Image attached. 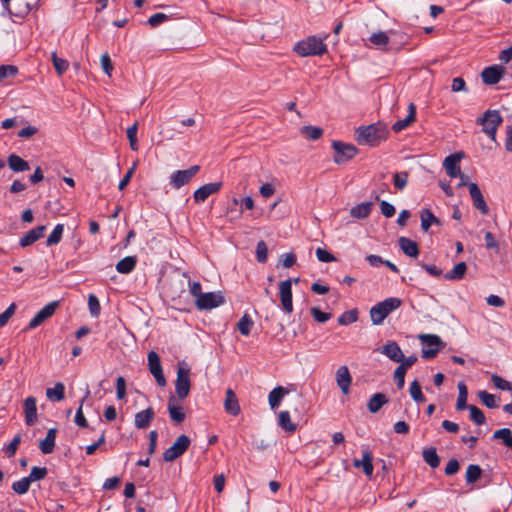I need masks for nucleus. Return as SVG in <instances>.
<instances>
[{
	"label": "nucleus",
	"instance_id": "a18cd8bd",
	"mask_svg": "<svg viewBox=\"0 0 512 512\" xmlns=\"http://www.w3.org/2000/svg\"><path fill=\"white\" fill-rule=\"evenodd\" d=\"M253 321L248 314H244L237 323L239 332L243 336H248L251 332Z\"/></svg>",
	"mask_w": 512,
	"mask_h": 512
},
{
	"label": "nucleus",
	"instance_id": "9b49d317",
	"mask_svg": "<svg viewBox=\"0 0 512 512\" xmlns=\"http://www.w3.org/2000/svg\"><path fill=\"white\" fill-rule=\"evenodd\" d=\"M279 297H280L282 310L286 314H291L293 312L292 279L291 278L280 282Z\"/></svg>",
	"mask_w": 512,
	"mask_h": 512
},
{
	"label": "nucleus",
	"instance_id": "cd10ccee",
	"mask_svg": "<svg viewBox=\"0 0 512 512\" xmlns=\"http://www.w3.org/2000/svg\"><path fill=\"white\" fill-rule=\"evenodd\" d=\"M398 244L405 255L412 258H416L419 255V247L415 241L407 237H400Z\"/></svg>",
	"mask_w": 512,
	"mask_h": 512
},
{
	"label": "nucleus",
	"instance_id": "393cba45",
	"mask_svg": "<svg viewBox=\"0 0 512 512\" xmlns=\"http://www.w3.org/2000/svg\"><path fill=\"white\" fill-rule=\"evenodd\" d=\"M373 455L370 450H365L362 453V459H355L353 461V466L355 468L362 467L363 472L366 476L370 477L373 474Z\"/></svg>",
	"mask_w": 512,
	"mask_h": 512
},
{
	"label": "nucleus",
	"instance_id": "6ab92c4d",
	"mask_svg": "<svg viewBox=\"0 0 512 512\" xmlns=\"http://www.w3.org/2000/svg\"><path fill=\"white\" fill-rule=\"evenodd\" d=\"M224 410L231 416H238L241 412L238 398L231 388H228L225 393Z\"/></svg>",
	"mask_w": 512,
	"mask_h": 512
},
{
	"label": "nucleus",
	"instance_id": "dca6fc26",
	"mask_svg": "<svg viewBox=\"0 0 512 512\" xmlns=\"http://www.w3.org/2000/svg\"><path fill=\"white\" fill-rule=\"evenodd\" d=\"M222 187L221 182H211L199 187L193 194L197 203L204 202L210 195L217 193Z\"/></svg>",
	"mask_w": 512,
	"mask_h": 512
},
{
	"label": "nucleus",
	"instance_id": "f8f14e48",
	"mask_svg": "<svg viewBox=\"0 0 512 512\" xmlns=\"http://www.w3.org/2000/svg\"><path fill=\"white\" fill-rule=\"evenodd\" d=\"M148 366L149 371L155 378L157 384L160 387H164L166 385V379L163 374L160 357L155 351H150L148 353Z\"/></svg>",
	"mask_w": 512,
	"mask_h": 512
},
{
	"label": "nucleus",
	"instance_id": "b1692460",
	"mask_svg": "<svg viewBox=\"0 0 512 512\" xmlns=\"http://www.w3.org/2000/svg\"><path fill=\"white\" fill-rule=\"evenodd\" d=\"M40 0H18L14 16L23 19L33 9H37Z\"/></svg>",
	"mask_w": 512,
	"mask_h": 512
},
{
	"label": "nucleus",
	"instance_id": "c85d7f7f",
	"mask_svg": "<svg viewBox=\"0 0 512 512\" xmlns=\"http://www.w3.org/2000/svg\"><path fill=\"white\" fill-rule=\"evenodd\" d=\"M57 429L51 428L48 430L46 437L40 441L39 449L43 454H50L54 451Z\"/></svg>",
	"mask_w": 512,
	"mask_h": 512
},
{
	"label": "nucleus",
	"instance_id": "2f4dec72",
	"mask_svg": "<svg viewBox=\"0 0 512 512\" xmlns=\"http://www.w3.org/2000/svg\"><path fill=\"white\" fill-rule=\"evenodd\" d=\"M7 163L9 168L14 172H23L30 169L28 162L16 154L9 155Z\"/></svg>",
	"mask_w": 512,
	"mask_h": 512
},
{
	"label": "nucleus",
	"instance_id": "f257e3e1",
	"mask_svg": "<svg viewBox=\"0 0 512 512\" xmlns=\"http://www.w3.org/2000/svg\"><path fill=\"white\" fill-rule=\"evenodd\" d=\"M355 133L358 144L369 146H377L389 134L387 128L380 123L359 127Z\"/></svg>",
	"mask_w": 512,
	"mask_h": 512
},
{
	"label": "nucleus",
	"instance_id": "423d86ee",
	"mask_svg": "<svg viewBox=\"0 0 512 512\" xmlns=\"http://www.w3.org/2000/svg\"><path fill=\"white\" fill-rule=\"evenodd\" d=\"M332 148L335 152L333 160L338 165L347 163L353 159L358 152L356 146L337 140L332 142Z\"/></svg>",
	"mask_w": 512,
	"mask_h": 512
},
{
	"label": "nucleus",
	"instance_id": "79ce46f5",
	"mask_svg": "<svg viewBox=\"0 0 512 512\" xmlns=\"http://www.w3.org/2000/svg\"><path fill=\"white\" fill-rule=\"evenodd\" d=\"M492 438L501 440L504 446L512 448V431L509 428L496 430Z\"/></svg>",
	"mask_w": 512,
	"mask_h": 512
},
{
	"label": "nucleus",
	"instance_id": "37998d69",
	"mask_svg": "<svg viewBox=\"0 0 512 512\" xmlns=\"http://www.w3.org/2000/svg\"><path fill=\"white\" fill-rule=\"evenodd\" d=\"M482 475V469L477 464H470L467 467L465 480L467 484H474Z\"/></svg>",
	"mask_w": 512,
	"mask_h": 512
},
{
	"label": "nucleus",
	"instance_id": "8fccbe9b",
	"mask_svg": "<svg viewBox=\"0 0 512 512\" xmlns=\"http://www.w3.org/2000/svg\"><path fill=\"white\" fill-rule=\"evenodd\" d=\"M51 58H52L53 66H54L57 74L59 76L63 75L69 67L68 61L65 59L59 58L55 52L52 53Z\"/></svg>",
	"mask_w": 512,
	"mask_h": 512
},
{
	"label": "nucleus",
	"instance_id": "9d476101",
	"mask_svg": "<svg viewBox=\"0 0 512 512\" xmlns=\"http://www.w3.org/2000/svg\"><path fill=\"white\" fill-rule=\"evenodd\" d=\"M199 171V165H193L185 170H177L171 174L169 184L174 189H179L188 184Z\"/></svg>",
	"mask_w": 512,
	"mask_h": 512
},
{
	"label": "nucleus",
	"instance_id": "f03ea898",
	"mask_svg": "<svg viewBox=\"0 0 512 512\" xmlns=\"http://www.w3.org/2000/svg\"><path fill=\"white\" fill-rule=\"evenodd\" d=\"M402 300L397 297H389L371 307L369 314L373 325H381L386 317L398 309Z\"/></svg>",
	"mask_w": 512,
	"mask_h": 512
},
{
	"label": "nucleus",
	"instance_id": "4be33fe9",
	"mask_svg": "<svg viewBox=\"0 0 512 512\" xmlns=\"http://www.w3.org/2000/svg\"><path fill=\"white\" fill-rule=\"evenodd\" d=\"M45 230L46 226L44 225H40L31 229L23 237L20 238L19 245L21 247H27L32 245L34 242L43 237Z\"/></svg>",
	"mask_w": 512,
	"mask_h": 512
},
{
	"label": "nucleus",
	"instance_id": "1a4fd4ad",
	"mask_svg": "<svg viewBox=\"0 0 512 512\" xmlns=\"http://www.w3.org/2000/svg\"><path fill=\"white\" fill-rule=\"evenodd\" d=\"M191 441L185 434L180 435L174 444L166 449L163 453V460L166 462H172L183 455L189 448Z\"/></svg>",
	"mask_w": 512,
	"mask_h": 512
},
{
	"label": "nucleus",
	"instance_id": "bf43d9fd",
	"mask_svg": "<svg viewBox=\"0 0 512 512\" xmlns=\"http://www.w3.org/2000/svg\"><path fill=\"white\" fill-rule=\"evenodd\" d=\"M18 73V68L14 65H1L0 66V82L7 78H12Z\"/></svg>",
	"mask_w": 512,
	"mask_h": 512
},
{
	"label": "nucleus",
	"instance_id": "3c124183",
	"mask_svg": "<svg viewBox=\"0 0 512 512\" xmlns=\"http://www.w3.org/2000/svg\"><path fill=\"white\" fill-rule=\"evenodd\" d=\"M478 397L481 402L488 408L493 409L498 407V401L493 394L488 393L487 391H479Z\"/></svg>",
	"mask_w": 512,
	"mask_h": 512
},
{
	"label": "nucleus",
	"instance_id": "7c9ffc66",
	"mask_svg": "<svg viewBox=\"0 0 512 512\" xmlns=\"http://www.w3.org/2000/svg\"><path fill=\"white\" fill-rule=\"evenodd\" d=\"M420 219L421 228L424 232H427L432 224L440 225V220L427 208L421 210Z\"/></svg>",
	"mask_w": 512,
	"mask_h": 512
},
{
	"label": "nucleus",
	"instance_id": "7ed1b4c3",
	"mask_svg": "<svg viewBox=\"0 0 512 512\" xmlns=\"http://www.w3.org/2000/svg\"><path fill=\"white\" fill-rule=\"evenodd\" d=\"M293 50L301 57H308L326 53L327 46L321 38L309 36L304 40L298 41Z\"/></svg>",
	"mask_w": 512,
	"mask_h": 512
},
{
	"label": "nucleus",
	"instance_id": "473e14b6",
	"mask_svg": "<svg viewBox=\"0 0 512 512\" xmlns=\"http://www.w3.org/2000/svg\"><path fill=\"white\" fill-rule=\"evenodd\" d=\"M137 264L136 256H126L116 264L117 272L121 274H129L131 273Z\"/></svg>",
	"mask_w": 512,
	"mask_h": 512
},
{
	"label": "nucleus",
	"instance_id": "a211bd4d",
	"mask_svg": "<svg viewBox=\"0 0 512 512\" xmlns=\"http://www.w3.org/2000/svg\"><path fill=\"white\" fill-rule=\"evenodd\" d=\"M336 382L344 395H348L352 377L347 366H340L336 371Z\"/></svg>",
	"mask_w": 512,
	"mask_h": 512
},
{
	"label": "nucleus",
	"instance_id": "f704fd0d",
	"mask_svg": "<svg viewBox=\"0 0 512 512\" xmlns=\"http://www.w3.org/2000/svg\"><path fill=\"white\" fill-rule=\"evenodd\" d=\"M388 402V398L383 393H375L369 399L367 407L371 413H377L384 404Z\"/></svg>",
	"mask_w": 512,
	"mask_h": 512
},
{
	"label": "nucleus",
	"instance_id": "052dcab7",
	"mask_svg": "<svg viewBox=\"0 0 512 512\" xmlns=\"http://www.w3.org/2000/svg\"><path fill=\"white\" fill-rule=\"evenodd\" d=\"M47 475V468L46 467H38L34 466L31 469L30 474L27 476V478L32 482L41 480L45 478Z\"/></svg>",
	"mask_w": 512,
	"mask_h": 512
},
{
	"label": "nucleus",
	"instance_id": "72a5a7b5",
	"mask_svg": "<svg viewBox=\"0 0 512 512\" xmlns=\"http://www.w3.org/2000/svg\"><path fill=\"white\" fill-rule=\"evenodd\" d=\"M372 210L371 202H363L355 205L350 210V215L356 219H365L367 218Z\"/></svg>",
	"mask_w": 512,
	"mask_h": 512
},
{
	"label": "nucleus",
	"instance_id": "58836bf2",
	"mask_svg": "<svg viewBox=\"0 0 512 512\" xmlns=\"http://www.w3.org/2000/svg\"><path fill=\"white\" fill-rule=\"evenodd\" d=\"M458 398L456 402V410L462 411L467 409L470 405L467 404L468 391L467 387L463 382L458 384Z\"/></svg>",
	"mask_w": 512,
	"mask_h": 512
},
{
	"label": "nucleus",
	"instance_id": "864d4df0",
	"mask_svg": "<svg viewBox=\"0 0 512 512\" xmlns=\"http://www.w3.org/2000/svg\"><path fill=\"white\" fill-rule=\"evenodd\" d=\"M410 395L412 397V399L416 402H424L426 399H425V396L423 395L422 391H421V386H420V383L418 380H414L411 384H410Z\"/></svg>",
	"mask_w": 512,
	"mask_h": 512
},
{
	"label": "nucleus",
	"instance_id": "49530a36",
	"mask_svg": "<svg viewBox=\"0 0 512 512\" xmlns=\"http://www.w3.org/2000/svg\"><path fill=\"white\" fill-rule=\"evenodd\" d=\"M63 232H64V225L63 224H57L54 227L53 231L48 236V238L46 240V244L48 246H52V245L58 244L61 241V239H62Z\"/></svg>",
	"mask_w": 512,
	"mask_h": 512
},
{
	"label": "nucleus",
	"instance_id": "c756f323",
	"mask_svg": "<svg viewBox=\"0 0 512 512\" xmlns=\"http://www.w3.org/2000/svg\"><path fill=\"white\" fill-rule=\"evenodd\" d=\"M286 394H288V390L282 386H277L271 390L268 395V402L271 409H276Z\"/></svg>",
	"mask_w": 512,
	"mask_h": 512
},
{
	"label": "nucleus",
	"instance_id": "20e7f679",
	"mask_svg": "<svg viewBox=\"0 0 512 512\" xmlns=\"http://www.w3.org/2000/svg\"><path fill=\"white\" fill-rule=\"evenodd\" d=\"M503 118L498 110H486L483 115L477 118L476 123L482 125V131L492 140L496 141L498 127L502 124Z\"/></svg>",
	"mask_w": 512,
	"mask_h": 512
},
{
	"label": "nucleus",
	"instance_id": "680f3d73",
	"mask_svg": "<svg viewBox=\"0 0 512 512\" xmlns=\"http://www.w3.org/2000/svg\"><path fill=\"white\" fill-rule=\"evenodd\" d=\"M88 307H89L90 314L93 317H97L100 314L101 307H100V303H99V300L96 295L89 294Z\"/></svg>",
	"mask_w": 512,
	"mask_h": 512
},
{
	"label": "nucleus",
	"instance_id": "338daca9",
	"mask_svg": "<svg viewBox=\"0 0 512 512\" xmlns=\"http://www.w3.org/2000/svg\"><path fill=\"white\" fill-rule=\"evenodd\" d=\"M316 257L320 262L330 263L336 260V258L327 250L323 248L316 249Z\"/></svg>",
	"mask_w": 512,
	"mask_h": 512
},
{
	"label": "nucleus",
	"instance_id": "c9c22d12",
	"mask_svg": "<svg viewBox=\"0 0 512 512\" xmlns=\"http://www.w3.org/2000/svg\"><path fill=\"white\" fill-rule=\"evenodd\" d=\"M46 396L50 400L62 401L65 397V386L61 382H57L53 388L46 390Z\"/></svg>",
	"mask_w": 512,
	"mask_h": 512
},
{
	"label": "nucleus",
	"instance_id": "f3484780",
	"mask_svg": "<svg viewBox=\"0 0 512 512\" xmlns=\"http://www.w3.org/2000/svg\"><path fill=\"white\" fill-rule=\"evenodd\" d=\"M462 158L461 153H454L449 156H447L443 162V166L446 170V173L451 178H456L458 175H461V170L459 166V162Z\"/></svg>",
	"mask_w": 512,
	"mask_h": 512
},
{
	"label": "nucleus",
	"instance_id": "e433bc0d",
	"mask_svg": "<svg viewBox=\"0 0 512 512\" xmlns=\"http://www.w3.org/2000/svg\"><path fill=\"white\" fill-rule=\"evenodd\" d=\"M467 271V265L465 262L457 263L454 268L444 275L445 279L448 280H461L464 278Z\"/></svg>",
	"mask_w": 512,
	"mask_h": 512
},
{
	"label": "nucleus",
	"instance_id": "4d7b16f0",
	"mask_svg": "<svg viewBox=\"0 0 512 512\" xmlns=\"http://www.w3.org/2000/svg\"><path fill=\"white\" fill-rule=\"evenodd\" d=\"M408 182V173L406 171L397 172L393 176V184L398 190H403Z\"/></svg>",
	"mask_w": 512,
	"mask_h": 512
},
{
	"label": "nucleus",
	"instance_id": "2eb2a0df",
	"mask_svg": "<svg viewBox=\"0 0 512 512\" xmlns=\"http://www.w3.org/2000/svg\"><path fill=\"white\" fill-rule=\"evenodd\" d=\"M469 193L473 202V206L479 210L483 215L488 214L489 207L482 195L479 186L476 183L469 184Z\"/></svg>",
	"mask_w": 512,
	"mask_h": 512
},
{
	"label": "nucleus",
	"instance_id": "ddd939ff",
	"mask_svg": "<svg viewBox=\"0 0 512 512\" xmlns=\"http://www.w3.org/2000/svg\"><path fill=\"white\" fill-rule=\"evenodd\" d=\"M58 306H59V302L58 301H52V302L46 304L30 320V322L28 324V328L29 329H35L38 326H40L43 322H45L47 319L52 317V315L55 313V311L58 308Z\"/></svg>",
	"mask_w": 512,
	"mask_h": 512
},
{
	"label": "nucleus",
	"instance_id": "69168bd1",
	"mask_svg": "<svg viewBox=\"0 0 512 512\" xmlns=\"http://www.w3.org/2000/svg\"><path fill=\"white\" fill-rule=\"evenodd\" d=\"M116 396L118 400H123L126 396V381L122 376L116 380Z\"/></svg>",
	"mask_w": 512,
	"mask_h": 512
},
{
	"label": "nucleus",
	"instance_id": "e2e57ef3",
	"mask_svg": "<svg viewBox=\"0 0 512 512\" xmlns=\"http://www.w3.org/2000/svg\"><path fill=\"white\" fill-rule=\"evenodd\" d=\"M310 312L315 321L319 323H324L332 317L331 313L323 312L318 307H312Z\"/></svg>",
	"mask_w": 512,
	"mask_h": 512
},
{
	"label": "nucleus",
	"instance_id": "0e129e2a",
	"mask_svg": "<svg viewBox=\"0 0 512 512\" xmlns=\"http://www.w3.org/2000/svg\"><path fill=\"white\" fill-rule=\"evenodd\" d=\"M20 442H21V436L16 435L12 439V441L4 448V451L8 457H12L15 455Z\"/></svg>",
	"mask_w": 512,
	"mask_h": 512
},
{
	"label": "nucleus",
	"instance_id": "de8ad7c7",
	"mask_svg": "<svg viewBox=\"0 0 512 512\" xmlns=\"http://www.w3.org/2000/svg\"><path fill=\"white\" fill-rule=\"evenodd\" d=\"M301 133L310 140H318L323 135V129L317 126H303Z\"/></svg>",
	"mask_w": 512,
	"mask_h": 512
},
{
	"label": "nucleus",
	"instance_id": "5701e85b",
	"mask_svg": "<svg viewBox=\"0 0 512 512\" xmlns=\"http://www.w3.org/2000/svg\"><path fill=\"white\" fill-rule=\"evenodd\" d=\"M155 412L151 407L142 410L135 414L134 424L138 429H146L150 426L151 421L154 419Z\"/></svg>",
	"mask_w": 512,
	"mask_h": 512
},
{
	"label": "nucleus",
	"instance_id": "5fc2aeb1",
	"mask_svg": "<svg viewBox=\"0 0 512 512\" xmlns=\"http://www.w3.org/2000/svg\"><path fill=\"white\" fill-rule=\"evenodd\" d=\"M256 259L259 263H266L268 259V247L265 241L260 240L256 246Z\"/></svg>",
	"mask_w": 512,
	"mask_h": 512
},
{
	"label": "nucleus",
	"instance_id": "13d9d810",
	"mask_svg": "<svg viewBox=\"0 0 512 512\" xmlns=\"http://www.w3.org/2000/svg\"><path fill=\"white\" fill-rule=\"evenodd\" d=\"M369 40L375 46L384 47L388 44L389 37L387 36V34L385 32L380 31L378 33L372 34L370 36Z\"/></svg>",
	"mask_w": 512,
	"mask_h": 512
},
{
	"label": "nucleus",
	"instance_id": "4c0bfd02",
	"mask_svg": "<svg viewBox=\"0 0 512 512\" xmlns=\"http://www.w3.org/2000/svg\"><path fill=\"white\" fill-rule=\"evenodd\" d=\"M90 395V391L89 389L87 388L86 391H85V395L84 397L81 399L80 401V405L76 411V414H75V424L81 428H88L89 425H88V422H87V419L85 418L84 414H83V403L84 401L88 398V396Z\"/></svg>",
	"mask_w": 512,
	"mask_h": 512
},
{
	"label": "nucleus",
	"instance_id": "c03bdc74",
	"mask_svg": "<svg viewBox=\"0 0 512 512\" xmlns=\"http://www.w3.org/2000/svg\"><path fill=\"white\" fill-rule=\"evenodd\" d=\"M358 320V310L351 309L343 312L337 319L338 323L343 326L352 324Z\"/></svg>",
	"mask_w": 512,
	"mask_h": 512
},
{
	"label": "nucleus",
	"instance_id": "39448f33",
	"mask_svg": "<svg viewBox=\"0 0 512 512\" xmlns=\"http://www.w3.org/2000/svg\"><path fill=\"white\" fill-rule=\"evenodd\" d=\"M424 347L422 348V358L432 359L438 352L445 347V343L436 334H423L420 337Z\"/></svg>",
	"mask_w": 512,
	"mask_h": 512
},
{
	"label": "nucleus",
	"instance_id": "6e6552de",
	"mask_svg": "<svg viewBox=\"0 0 512 512\" xmlns=\"http://www.w3.org/2000/svg\"><path fill=\"white\" fill-rule=\"evenodd\" d=\"M225 303V297L221 291L218 292H206L199 295L196 299L195 305L198 310H211L219 307Z\"/></svg>",
	"mask_w": 512,
	"mask_h": 512
},
{
	"label": "nucleus",
	"instance_id": "ea45409f",
	"mask_svg": "<svg viewBox=\"0 0 512 512\" xmlns=\"http://www.w3.org/2000/svg\"><path fill=\"white\" fill-rule=\"evenodd\" d=\"M278 425L287 432H294L296 425L291 421L290 413L288 411H281L278 416Z\"/></svg>",
	"mask_w": 512,
	"mask_h": 512
},
{
	"label": "nucleus",
	"instance_id": "a878e982",
	"mask_svg": "<svg viewBox=\"0 0 512 512\" xmlns=\"http://www.w3.org/2000/svg\"><path fill=\"white\" fill-rule=\"evenodd\" d=\"M416 118V106L413 103H410L408 106V115L404 119H400L396 121L392 130L396 133L406 129L412 122L415 121Z\"/></svg>",
	"mask_w": 512,
	"mask_h": 512
},
{
	"label": "nucleus",
	"instance_id": "4468645a",
	"mask_svg": "<svg viewBox=\"0 0 512 512\" xmlns=\"http://www.w3.org/2000/svg\"><path fill=\"white\" fill-rule=\"evenodd\" d=\"M505 74V68L501 65H492L486 67L482 73V81L486 85H495L497 84Z\"/></svg>",
	"mask_w": 512,
	"mask_h": 512
},
{
	"label": "nucleus",
	"instance_id": "0eeeda50",
	"mask_svg": "<svg viewBox=\"0 0 512 512\" xmlns=\"http://www.w3.org/2000/svg\"><path fill=\"white\" fill-rule=\"evenodd\" d=\"M191 388L190 369L187 366L180 365L177 370L175 381V393L178 400H184L188 397Z\"/></svg>",
	"mask_w": 512,
	"mask_h": 512
},
{
	"label": "nucleus",
	"instance_id": "603ef678",
	"mask_svg": "<svg viewBox=\"0 0 512 512\" xmlns=\"http://www.w3.org/2000/svg\"><path fill=\"white\" fill-rule=\"evenodd\" d=\"M30 485L31 481L27 477H24L12 484V490L19 495H23L28 492Z\"/></svg>",
	"mask_w": 512,
	"mask_h": 512
},
{
	"label": "nucleus",
	"instance_id": "412c9836",
	"mask_svg": "<svg viewBox=\"0 0 512 512\" xmlns=\"http://www.w3.org/2000/svg\"><path fill=\"white\" fill-rule=\"evenodd\" d=\"M168 412L170 419L176 424L182 423L185 420V413L183 408L176 403V396L170 395L168 399Z\"/></svg>",
	"mask_w": 512,
	"mask_h": 512
},
{
	"label": "nucleus",
	"instance_id": "a19ab883",
	"mask_svg": "<svg viewBox=\"0 0 512 512\" xmlns=\"http://www.w3.org/2000/svg\"><path fill=\"white\" fill-rule=\"evenodd\" d=\"M424 461L431 467L437 468L440 464V458L436 452V449L431 447L423 450L422 453Z\"/></svg>",
	"mask_w": 512,
	"mask_h": 512
},
{
	"label": "nucleus",
	"instance_id": "774afa93",
	"mask_svg": "<svg viewBox=\"0 0 512 512\" xmlns=\"http://www.w3.org/2000/svg\"><path fill=\"white\" fill-rule=\"evenodd\" d=\"M451 90L453 92H467L466 82L462 77H455L452 79Z\"/></svg>",
	"mask_w": 512,
	"mask_h": 512
},
{
	"label": "nucleus",
	"instance_id": "6e6d98bb",
	"mask_svg": "<svg viewBox=\"0 0 512 512\" xmlns=\"http://www.w3.org/2000/svg\"><path fill=\"white\" fill-rule=\"evenodd\" d=\"M491 381L493 382L497 389H500L502 391H512V383L503 379L497 374H493L491 376Z\"/></svg>",
	"mask_w": 512,
	"mask_h": 512
},
{
	"label": "nucleus",
	"instance_id": "09e8293b",
	"mask_svg": "<svg viewBox=\"0 0 512 512\" xmlns=\"http://www.w3.org/2000/svg\"><path fill=\"white\" fill-rule=\"evenodd\" d=\"M470 412V420L476 425H483L486 422L484 413L475 405H470L467 408Z\"/></svg>",
	"mask_w": 512,
	"mask_h": 512
},
{
	"label": "nucleus",
	"instance_id": "bb28decb",
	"mask_svg": "<svg viewBox=\"0 0 512 512\" xmlns=\"http://www.w3.org/2000/svg\"><path fill=\"white\" fill-rule=\"evenodd\" d=\"M25 422L28 426L35 423L37 419L36 399L27 397L24 401Z\"/></svg>",
	"mask_w": 512,
	"mask_h": 512
},
{
	"label": "nucleus",
	"instance_id": "aec40b11",
	"mask_svg": "<svg viewBox=\"0 0 512 512\" xmlns=\"http://www.w3.org/2000/svg\"><path fill=\"white\" fill-rule=\"evenodd\" d=\"M380 352L393 362H400L404 357L399 344L395 341H388L382 346Z\"/></svg>",
	"mask_w": 512,
	"mask_h": 512
}]
</instances>
